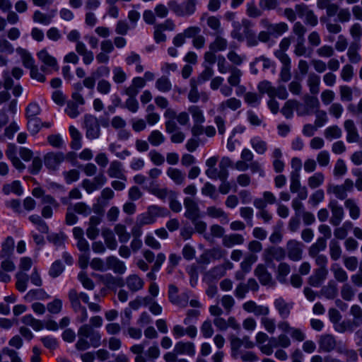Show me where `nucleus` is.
<instances>
[{"instance_id":"f257e3e1","label":"nucleus","mask_w":362,"mask_h":362,"mask_svg":"<svg viewBox=\"0 0 362 362\" xmlns=\"http://www.w3.org/2000/svg\"><path fill=\"white\" fill-rule=\"evenodd\" d=\"M23 75V70L20 67H13L11 71L4 72L3 86L5 91H1V109L4 114H6L5 118H8V122L12 117L17 110V100L12 99L8 90H11L15 97H18L23 92V88L18 83H15L11 76L16 81H18Z\"/></svg>"},{"instance_id":"f03ea898","label":"nucleus","mask_w":362,"mask_h":362,"mask_svg":"<svg viewBox=\"0 0 362 362\" xmlns=\"http://www.w3.org/2000/svg\"><path fill=\"white\" fill-rule=\"evenodd\" d=\"M258 90L262 93H267L270 98L277 97L279 99L285 100L288 97V92L284 86L274 88L271 83L264 81L259 83Z\"/></svg>"},{"instance_id":"7ed1b4c3","label":"nucleus","mask_w":362,"mask_h":362,"mask_svg":"<svg viewBox=\"0 0 362 362\" xmlns=\"http://www.w3.org/2000/svg\"><path fill=\"white\" fill-rule=\"evenodd\" d=\"M188 112L190 113L194 126L192 128V132L194 135H199L202 133V124L205 122V117L203 110L197 105H191L188 107Z\"/></svg>"},{"instance_id":"20e7f679","label":"nucleus","mask_w":362,"mask_h":362,"mask_svg":"<svg viewBox=\"0 0 362 362\" xmlns=\"http://www.w3.org/2000/svg\"><path fill=\"white\" fill-rule=\"evenodd\" d=\"M38 59L43 64L42 66V71H46L47 73L52 71H58L59 66L57 59L51 55L47 49H42L37 53Z\"/></svg>"},{"instance_id":"39448f33","label":"nucleus","mask_w":362,"mask_h":362,"mask_svg":"<svg viewBox=\"0 0 362 362\" xmlns=\"http://www.w3.org/2000/svg\"><path fill=\"white\" fill-rule=\"evenodd\" d=\"M68 298L72 309L75 313H78L77 320L80 322H84L88 317V312L86 308L78 300L75 289L69 290Z\"/></svg>"},{"instance_id":"423d86ee","label":"nucleus","mask_w":362,"mask_h":362,"mask_svg":"<svg viewBox=\"0 0 362 362\" xmlns=\"http://www.w3.org/2000/svg\"><path fill=\"white\" fill-rule=\"evenodd\" d=\"M231 356L237 359L239 358V350L243 346L245 349H252L255 343L250 339L249 337H244L242 339L233 337L230 339Z\"/></svg>"},{"instance_id":"0eeeda50","label":"nucleus","mask_w":362,"mask_h":362,"mask_svg":"<svg viewBox=\"0 0 362 362\" xmlns=\"http://www.w3.org/2000/svg\"><path fill=\"white\" fill-rule=\"evenodd\" d=\"M197 0H187L182 5L175 1L169 2V6L178 16H189L194 13Z\"/></svg>"},{"instance_id":"6e6552de","label":"nucleus","mask_w":362,"mask_h":362,"mask_svg":"<svg viewBox=\"0 0 362 362\" xmlns=\"http://www.w3.org/2000/svg\"><path fill=\"white\" fill-rule=\"evenodd\" d=\"M84 124L86 129V137L89 139H98L100 136V127L95 117L86 115L84 117Z\"/></svg>"},{"instance_id":"1a4fd4ad","label":"nucleus","mask_w":362,"mask_h":362,"mask_svg":"<svg viewBox=\"0 0 362 362\" xmlns=\"http://www.w3.org/2000/svg\"><path fill=\"white\" fill-rule=\"evenodd\" d=\"M64 159L62 152H49L45 155L44 163L49 170H57Z\"/></svg>"},{"instance_id":"9d476101","label":"nucleus","mask_w":362,"mask_h":362,"mask_svg":"<svg viewBox=\"0 0 362 362\" xmlns=\"http://www.w3.org/2000/svg\"><path fill=\"white\" fill-rule=\"evenodd\" d=\"M78 334L88 337L90 346L98 347L101 343V335L99 332L94 331L89 325L85 324L78 329Z\"/></svg>"},{"instance_id":"9b49d317","label":"nucleus","mask_w":362,"mask_h":362,"mask_svg":"<svg viewBox=\"0 0 362 362\" xmlns=\"http://www.w3.org/2000/svg\"><path fill=\"white\" fill-rule=\"evenodd\" d=\"M303 245L296 240H290L286 244L288 257L293 261H299L302 258Z\"/></svg>"},{"instance_id":"f8f14e48","label":"nucleus","mask_w":362,"mask_h":362,"mask_svg":"<svg viewBox=\"0 0 362 362\" xmlns=\"http://www.w3.org/2000/svg\"><path fill=\"white\" fill-rule=\"evenodd\" d=\"M286 257V252L281 247H269L264 250L262 258L267 263H270L273 259L282 260Z\"/></svg>"},{"instance_id":"ddd939ff","label":"nucleus","mask_w":362,"mask_h":362,"mask_svg":"<svg viewBox=\"0 0 362 362\" xmlns=\"http://www.w3.org/2000/svg\"><path fill=\"white\" fill-rule=\"evenodd\" d=\"M244 310L249 313H253L256 316H267L270 313V309L267 305H257L253 300H248L243 304Z\"/></svg>"},{"instance_id":"4468645a","label":"nucleus","mask_w":362,"mask_h":362,"mask_svg":"<svg viewBox=\"0 0 362 362\" xmlns=\"http://www.w3.org/2000/svg\"><path fill=\"white\" fill-rule=\"evenodd\" d=\"M200 32L198 27L192 26L185 29L182 33L177 34L173 40V43L175 47L182 46L187 37H193Z\"/></svg>"},{"instance_id":"2eb2a0df","label":"nucleus","mask_w":362,"mask_h":362,"mask_svg":"<svg viewBox=\"0 0 362 362\" xmlns=\"http://www.w3.org/2000/svg\"><path fill=\"white\" fill-rule=\"evenodd\" d=\"M274 305L279 316L283 319H286L290 315L293 303L292 302H287L282 297H279L274 300Z\"/></svg>"},{"instance_id":"dca6fc26","label":"nucleus","mask_w":362,"mask_h":362,"mask_svg":"<svg viewBox=\"0 0 362 362\" xmlns=\"http://www.w3.org/2000/svg\"><path fill=\"white\" fill-rule=\"evenodd\" d=\"M328 207L331 210L332 213L330 223L333 226L339 225L344 216L343 208L336 200H331L328 204Z\"/></svg>"},{"instance_id":"f3484780","label":"nucleus","mask_w":362,"mask_h":362,"mask_svg":"<svg viewBox=\"0 0 362 362\" xmlns=\"http://www.w3.org/2000/svg\"><path fill=\"white\" fill-rule=\"evenodd\" d=\"M6 156L11 160L13 165L19 171H22L25 168V165L21 162L17 156L18 148L13 144H9L5 151Z\"/></svg>"},{"instance_id":"a211bd4d","label":"nucleus","mask_w":362,"mask_h":362,"mask_svg":"<svg viewBox=\"0 0 362 362\" xmlns=\"http://www.w3.org/2000/svg\"><path fill=\"white\" fill-rule=\"evenodd\" d=\"M296 11L298 12L300 18H305V22L315 26L317 24V18L314 14L313 11L308 9V7L303 4H298L295 6Z\"/></svg>"},{"instance_id":"6ab92c4d","label":"nucleus","mask_w":362,"mask_h":362,"mask_svg":"<svg viewBox=\"0 0 362 362\" xmlns=\"http://www.w3.org/2000/svg\"><path fill=\"white\" fill-rule=\"evenodd\" d=\"M241 101L234 97L229 98L221 103L217 106V111L221 114H226L228 110L235 111L241 107Z\"/></svg>"},{"instance_id":"aec40b11","label":"nucleus","mask_w":362,"mask_h":362,"mask_svg":"<svg viewBox=\"0 0 362 362\" xmlns=\"http://www.w3.org/2000/svg\"><path fill=\"white\" fill-rule=\"evenodd\" d=\"M268 339L269 336L263 332H258L255 335V341L259 350L262 354L270 356L273 353V346L272 343L263 344Z\"/></svg>"},{"instance_id":"412c9836","label":"nucleus","mask_w":362,"mask_h":362,"mask_svg":"<svg viewBox=\"0 0 362 362\" xmlns=\"http://www.w3.org/2000/svg\"><path fill=\"white\" fill-rule=\"evenodd\" d=\"M147 190L149 193L163 201H165L167 198L173 197L175 193L167 187L160 188L158 185L153 182L151 184Z\"/></svg>"},{"instance_id":"4be33fe9","label":"nucleus","mask_w":362,"mask_h":362,"mask_svg":"<svg viewBox=\"0 0 362 362\" xmlns=\"http://www.w3.org/2000/svg\"><path fill=\"white\" fill-rule=\"evenodd\" d=\"M279 60L282 64L280 72V78L281 81L284 82H287L290 80L291 77V59L288 56H284L283 54H279L278 56Z\"/></svg>"},{"instance_id":"5701e85b","label":"nucleus","mask_w":362,"mask_h":362,"mask_svg":"<svg viewBox=\"0 0 362 362\" xmlns=\"http://www.w3.org/2000/svg\"><path fill=\"white\" fill-rule=\"evenodd\" d=\"M175 351L179 355L194 356L196 353L195 345L191 341H180L175 345Z\"/></svg>"},{"instance_id":"b1692460","label":"nucleus","mask_w":362,"mask_h":362,"mask_svg":"<svg viewBox=\"0 0 362 362\" xmlns=\"http://www.w3.org/2000/svg\"><path fill=\"white\" fill-rule=\"evenodd\" d=\"M346 132V141L349 143H356L359 140V134L357 128L351 119H347L344 124Z\"/></svg>"},{"instance_id":"393cba45","label":"nucleus","mask_w":362,"mask_h":362,"mask_svg":"<svg viewBox=\"0 0 362 362\" xmlns=\"http://www.w3.org/2000/svg\"><path fill=\"white\" fill-rule=\"evenodd\" d=\"M254 273L262 285H270L272 284V275L264 264H259L255 269Z\"/></svg>"},{"instance_id":"a878e982","label":"nucleus","mask_w":362,"mask_h":362,"mask_svg":"<svg viewBox=\"0 0 362 362\" xmlns=\"http://www.w3.org/2000/svg\"><path fill=\"white\" fill-rule=\"evenodd\" d=\"M186 209L185 216L191 220H195L199 217V211L197 204L189 197L184 200Z\"/></svg>"},{"instance_id":"bb28decb","label":"nucleus","mask_w":362,"mask_h":362,"mask_svg":"<svg viewBox=\"0 0 362 362\" xmlns=\"http://www.w3.org/2000/svg\"><path fill=\"white\" fill-rule=\"evenodd\" d=\"M5 126L4 137L11 139L14 134L19 130L17 122L14 120V117L8 122V118H1V127Z\"/></svg>"},{"instance_id":"cd10ccee","label":"nucleus","mask_w":362,"mask_h":362,"mask_svg":"<svg viewBox=\"0 0 362 362\" xmlns=\"http://www.w3.org/2000/svg\"><path fill=\"white\" fill-rule=\"evenodd\" d=\"M242 24L244 26V39L246 40L247 45L249 47L256 46L258 44V40L255 33L250 28V22L247 19H243Z\"/></svg>"},{"instance_id":"c85d7f7f","label":"nucleus","mask_w":362,"mask_h":362,"mask_svg":"<svg viewBox=\"0 0 362 362\" xmlns=\"http://www.w3.org/2000/svg\"><path fill=\"white\" fill-rule=\"evenodd\" d=\"M339 94L341 101H351L353 99L354 95L357 97L360 96L361 90L357 87L351 88L348 86H341L339 87Z\"/></svg>"},{"instance_id":"c756f323","label":"nucleus","mask_w":362,"mask_h":362,"mask_svg":"<svg viewBox=\"0 0 362 362\" xmlns=\"http://www.w3.org/2000/svg\"><path fill=\"white\" fill-rule=\"evenodd\" d=\"M327 274V269L318 268L309 277V284L313 286L318 287L326 279Z\"/></svg>"},{"instance_id":"7c9ffc66","label":"nucleus","mask_w":362,"mask_h":362,"mask_svg":"<svg viewBox=\"0 0 362 362\" xmlns=\"http://www.w3.org/2000/svg\"><path fill=\"white\" fill-rule=\"evenodd\" d=\"M126 284L131 291L136 292L143 288L144 281L137 274H132L127 277Z\"/></svg>"},{"instance_id":"2f4dec72","label":"nucleus","mask_w":362,"mask_h":362,"mask_svg":"<svg viewBox=\"0 0 362 362\" xmlns=\"http://www.w3.org/2000/svg\"><path fill=\"white\" fill-rule=\"evenodd\" d=\"M107 270L112 269L114 272L121 274H124L127 269L124 262L112 256L107 258Z\"/></svg>"},{"instance_id":"473e14b6","label":"nucleus","mask_w":362,"mask_h":362,"mask_svg":"<svg viewBox=\"0 0 362 362\" xmlns=\"http://www.w3.org/2000/svg\"><path fill=\"white\" fill-rule=\"evenodd\" d=\"M319 346L323 351H330L336 347L337 341L332 335L325 334L320 337Z\"/></svg>"},{"instance_id":"72a5a7b5","label":"nucleus","mask_w":362,"mask_h":362,"mask_svg":"<svg viewBox=\"0 0 362 362\" xmlns=\"http://www.w3.org/2000/svg\"><path fill=\"white\" fill-rule=\"evenodd\" d=\"M244 241L245 239L243 236L238 233L229 234L223 237V245L228 248L235 245H241Z\"/></svg>"},{"instance_id":"f704fd0d","label":"nucleus","mask_w":362,"mask_h":362,"mask_svg":"<svg viewBox=\"0 0 362 362\" xmlns=\"http://www.w3.org/2000/svg\"><path fill=\"white\" fill-rule=\"evenodd\" d=\"M166 174L176 185H180L185 182V174L178 168H169L166 170Z\"/></svg>"},{"instance_id":"c9c22d12","label":"nucleus","mask_w":362,"mask_h":362,"mask_svg":"<svg viewBox=\"0 0 362 362\" xmlns=\"http://www.w3.org/2000/svg\"><path fill=\"white\" fill-rule=\"evenodd\" d=\"M44 194H45L44 190L40 187H37L34 188L32 191V194L35 197H36V198L42 197V204H49L52 205L53 207L57 208L59 204L56 202V200L54 199L49 195L45 196Z\"/></svg>"},{"instance_id":"e433bc0d","label":"nucleus","mask_w":362,"mask_h":362,"mask_svg":"<svg viewBox=\"0 0 362 362\" xmlns=\"http://www.w3.org/2000/svg\"><path fill=\"white\" fill-rule=\"evenodd\" d=\"M102 236L107 248L114 250L117 247V242L113 232L110 228L102 230Z\"/></svg>"},{"instance_id":"4c0bfd02","label":"nucleus","mask_w":362,"mask_h":362,"mask_svg":"<svg viewBox=\"0 0 362 362\" xmlns=\"http://www.w3.org/2000/svg\"><path fill=\"white\" fill-rule=\"evenodd\" d=\"M3 191L6 194H15L18 196L23 193V189L19 180H14L11 183L5 184Z\"/></svg>"},{"instance_id":"58836bf2","label":"nucleus","mask_w":362,"mask_h":362,"mask_svg":"<svg viewBox=\"0 0 362 362\" xmlns=\"http://www.w3.org/2000/svg\"><path fill=\"white\" fill-rule=\"evenodd\" d=\"M360 43L358 42H353L347 51V56L351 63L357 64L361 60V57L358 54L360 49Z\"/></svg>"},{"instance_id":"ea45409f","label":"nucleus","mask_w":362,"mask_h":362,"mask_svg":"<svg viewBox=\"0 0 362 362\" xmlns=\"http://www.w3.org/2000/svg\"><path fill=\"white\" fill-rule=\"evenodd\" d=\"M146 211L151 215V216L154 218L155 221H156L157 218L167 217L170 214L167 209L156 204L148 206Z\"/></svg>"},{"instance_id":"a19ab883","label":"nucleus","mask_w":362,"mask_h":362,"mask_svg":"<svg viewBox=\"0 0 362 362\" xmlns=\"http://www.w3.org/2000/svg\"><path fill=\"white\" fill-rule=\"evenodd\" d=\"M16 52L20 56L23 65L25 68L29 69L35 64V59L28 50L18 47L16 49Z\"/></svg>"},{"instance_id":"79ce46f5","label":"nucleus","mask_w":362,"mask_h":362,"mask_svg":"<svg viewBox=\"0 0 362 362\" xmlns=\"http://www.w3.org/2000/svg\"><path fill=\"white\" fill-rule=\"evenodd\" d=\"M274 348H288L291 344L290 338L285 334H279L276 338L272 337L270 340Z\"/></svg>"},{"instance_id":"37998d69","label":"nucleus","mask_w":362,"mask_h":362,"mask_svg":"<svg viewBox=\"0 0 362 362\" xmlns=\"http://www.w3.org/2000/svg\"><path fill=\"white\" fill-rule=\"evenodd\" d=\"M21 322L25 325L31 327L35 331H40L43 329L42 322L35 319L32 315L23 316Z\"/></svg>"},{"instance_id":"c03bdc74","label":"nucleus","mask_w":362,"mask_h":362,"mask_svg":"<svg viewBox=\"0 0 362 362\" xmlns=\"http://www.w3.org/2000/svg\"><path fill=\"white\" fill-rule=\"evenodd\" d=\"M107 173L111 177L122 178L124 175L122 163L117 160H113L111 162Z\"/></svg>"},{"instance_id":"a18cd8bd","label":"nucleus","mask_w":362,"mask_h":362,"mask_svg":"<svg viewBox=\"0 0 362 362\" xmlns=\"http://www.w3.org/2000/svg\"><path fill=\"white\" fill-rule=\"evenodd\" d=\"M345 207L349 210L350 217L356 220L360 216V209L355 200L348 199L344 202Z\"/></svg>"},{"instance_id":"49530a36","label":"nucleus","mask_w":362,"mask_h":362,"mask_svg":"<svg viewBox=\"0 0 362 362\" xmlns=\"http://www.w3.org/2000/svg\"><path fill=\"white\" fill-rule=\"evenodd\" d=\"M327 247V242L325 238H318L317 240L309 248V255L312 257H314L321 251L325 250Z\"/></svg>"},{"instance_id":"de8ad7c7","label":"nucleus","mask_w":362,"mask_h":362,"mask_svg":"<svg viewBox=\"0 0 362 362\" xmlns=\"http://www.w3.org/2000/svg\"><path fill=\"white\" fill-rule=\"evenodd\" d=\"M54 16V14L47 15L42 13L40 11H35L33 13V20L35 23L44 25H48L51 23Z\"/></svg>"},{"instance_id":"09e8293b","label":"nucleus","mask_w":362,"mask_h":362,"mask_svg":"<svg viewBox=\"0 0 362 362\" xmlns=\"http://www.w3.org/2000/svg\"><path fill=\"white\" fill-rule=\"evenodd\" d=\"M205 174L210 179H220L221 180H226L228 173H224V171H221V169H218L215 166L214 168H207L205 170Z\"/></svg>"},{"instance_id":"8fccbe9b","label":"nucleus","mask_w":362,"mask_h":362,"mask_svg":"<svg viewBox=\"0 0 362 362\" xmlns=\"http://www.w3.org/2000/svg\"><path fill=\"white\" fill-rule=\"evenodd\" d=\"M243 72L240 69L233 68L230 71V75L227 78V82L231 86H237L241 82Z\"/></svg>"},{"instance_id":"3c124183","label":"nucleus","mask_w":362,"mask_h":362,"mask_svg":"<svg viewBox=\"0 0 362 362\" xmlns=\"http://www.w3.org/2000/svg\"><path fill=\"white\" fill-rule=\"evenodd\" d=\"M353 228V223L350 221H345L341 227L334 230V234L337 238L344 239L348 235L350 230Z\"/></svg>"},{"instance_id":"603ef678","label":"nucleus","mask_w":362,"mask_h":362,"mask_svg":"<svg viewBox=\"0 0 362 362\" xmlns=\"http://www.w3.org/2000/svg\"><path fill=\"white\" fill-rule=\"evenodd\" d=\"M331 271L333 272L335 279L339 282H345L348 279V274L338 264L332 266Z\"/></svg>"},{"instance_id":"864d4df0","label":"nucleus","mask_w":362,"mask_h":362,"mask_svg":"<svg viewBox=\"0 0 362 362\" xmlns=\"http://www.w3.org/2000/svg\"><path fill=\"white\" fill-rule=\"evenodd\" d=\"M69 133L72 138L71 146L73 148L78 150L81 147V134L79 131L74 126L69 127Z\"/></svg>"},{"instance_id":"5fc2aeb1","label":"nucleus","mask_w":362,"mask_h":362,"mask_svg":"<svg viewBox=\"0 0 362 362\" xmlns=\"http://www.w3.org/2000/svg\"><path fill=\"white\" fill-rule=\"evenodd\" d=\"M178 288L173 284L169 286L168 298L170 301L177 305L181 307H186V303H182L180 300V296H177Z\"/></svg>"},{"instance_id":"6e6d98bb","label":"nucleus","mask_w":362,"mask_h":362,"mask_svg":"<svg viewBox=\"0 0 362 362\" xmlns=\"http://www.w3.org/2000/svg\"><path fill=\"white\" fill-rule=\"evenodd\" d=\"M291 272L290 266L285 262H281L279 264L277 268L276 279L281 283H285L286 276Z\"/></svg>"},{"instance_id":"4d7b16f0","label":"nucleus","mask_w":362,"mask_h":362,"mask_svg":"<svg viewBox=\"0 0 362 362\" xmlns=\"http://www.w3.org/2000/svg\"><path fill=\"white\" fill-rule=\"evenodd\" d=\"M325 181V176L322 173L317 172L308 179V185L311 189L321 186Z\"/></svg>"},{"instance_id":"13d9d810","label":"nucleus","mask_w":362,"mask_h":362,"mask_svg":"<svg viewBox=\"0 0 362 362\" xmlns=\"http://www.w3.org/2000/svg\"><path fill=\"white\" fill-rule=\"evenodd\" d=\"M27 127L32 134H36L42 128L43 124L39 117L27 118Z\"/></svg>"},{"instance_id":"bf43d9fd","label":"nucleus","mask_w":362,"mask_h":362,"mask_svg":"<svg viewBox=\"0 0 362 362\" xmlns=\"http://www.w3.org/2000/svg\"><path fill=\"white\" fill-rule=\"evenodd\" d=\"M115 232L119 238V240L122 243H126L130 238V234L127 231L125 226L122 224H117L114 228Z\"/></svg>"},{"instance_id":"052dcab7","label":"nucleus","mask_w":362,"mask_h":362,"mask_svg":"<svg viewBox=\"0 0 362 362\" xmlns=\"http://www.w3.org/2000/svg\"><path fill=\"white\" fill-rule=\"evenodd\" d=\"M41 112V108L37 102L30 103L25 108V117L27 118L38 117Z\"/></svg>"},{"instance_id":"680f3d73","label":"nucleus","mask_w":362,"mask_h":362,"mask_svg":"<svg viewBox=\"0 0 362 362\" xmlns=\"http://www.w3.org/2000/svg\"><path fill=\"white\" fill-rule=\"evenodd\" d=\"M320 83V78L315 74H310L308 78V85L310 91L313 94H317L319 92V86Z\"/></svg>"},{"instance_id":"e2e57ef3","label":"nucleus","mask_w":362,"mask_h":362,"mask_svg":"<svg viewBox=\"0 0 362 362\" xmlns=\"http://www.w3.org/2000/svg\"><path fill=\"white\" fill-rule=\"evenodd\" d=\"M206 214L212 218H221V221L224 223L228 222L227 215L221 209L214 206L208 207L206 209Z\"/></svg>"},{"instance_id":"0e129e2a","label":"nucleus","mask_w":362,"mask_h":362,"mask_svg":"<svg viewBox=\"0 0 362 362\" xmlns=\"http://www.w3.org/2000/svg\"><path fill=\"white\" fill-rule=\"evenodd\" d=\"M228 42L226 39L221 36H217L214 41L209 45V48L211 51L218 52L223 51L226 49Z\"/></svg>"},{"instance_id":"69168bd1","label":"nucleus","mask_w":362,"mask_h":362,"mask_svg":"<svg viewBox=\"0 0 362 362\" xmlns=\"http://www.w3.org/2000/svg\"><path fill=\"white\" fill-rule=\"evenodd\" d=\"M261 325L264 329L269 334H274L276 331V320L274 318L267 316H263L261 318Z\"/></svg>"},{"instance_id":"338daca9","label":"nucleus","mask_w":362,"mask_h":362,"mask_svg":"<svg viewBox=\"0 0 362 362\" xmlns=\"http://www.w3.org/2000/svg\"><path fill=\"white\" fill-rule=\"evenodd\" d=\"M324 134L327 139L332 140L334 139L340 138L341 136L342 132L338 126L333 125L327 127L325 130Z\"/></svg>"},{"instance_id":"774afa93","label":"nucleus","mask_w":362,"mask_h":362,"mask_svg":"<svg viewBox=\"0 0 362 362\" xmlns=\"http://www.w3.org/2000/svg\"><path fill=\"white\" fill-rule=\"evenodd\" d=\"M350 313L354 317V326L358 327L362 325V308L358 305L351 307Z\"/></svg>"}]
</instances>
